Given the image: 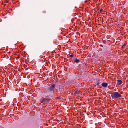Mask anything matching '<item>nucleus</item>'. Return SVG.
I'll return each instance as SVG.
<instances>
[{
	"label": "nucleus",
	"mask_w": 128,
	"mask_h": 128,
	"mask_svg": "<svg viewBox=\"0 0 128 128\" xmlns=\"http://www.w3.org/2000/svg\"><path fill=\"white\" fill-rule=\"evenodd\" d=\"M80 91L79 90H77L75 91L74 94V96H75L76 94H78L79 93H80Z\"/></svg>",
	"instance_id": "nucleus-7"
},
{
	"label": "nucleus",
	"mask_w": 128,
	"mask_h": 128,
	"mask_svg": "<svg viewBox=\"0 0 128 128\" xmlns=\"http://www.w3.org/2000/svg\"><path fill=\"white\" fill-rule=\"evenodd\" d=\"M103 18H102V20H103Z\"/></svg>",
	"instance_id": "nucleus-17"
},
{
	"label": "nucleus",
	"mask_w": 128,
	"mask_h": 128,
	"mask_svg": "<svg viewBox=\"0 0 128 128\" xmlns=\"http://www.w3.org/2000/svg\"><path fill=\"white\" fill-rule=\"evenodd\" d=\"M112 98V99L117 98L121 97V95L118 92H114L111 95Z\"/></svg>",
	"instance_id": "nucleus-2"
},
{
	"label": "nucleus",
	"mask_w": 128,
	"mask_h": 128,
	"mask_svg": "<svg viewBox=\"0 0 128 128\" xmlns=\"http://www.w3.org/2000/svg\"><path fill=\"white\" fill-rule=\"evenodd\" d=\"M64 88L62 86H60L59 87V90L60 92H62L64 90Z\"/></svg>",
	"instance_id": "nucleus-4"
},
{
	"label": "nucleus",
	"mask_w": 128,
	"mask_h": 128,
	"mask_svg": "<svg viewBox=\"0 0 128 128\" xmlns=\"http://www.w3.org/2000/svg\"><path fill=\"white\" fill-rule=\"evenodd\" d=\"M74 62L75 63L77 64L78 63L80 62L79 59L77 58H75L74 60Z\"/></svg>",
	"instance_id": "nucleus-5"
},
{
	"label": "nucleus",
	"mask_w": 128,
	"mask_h": 128,
	"mask_svg": "<svg viewBox=\"0 0 128 128\" xmlns=\"http://www.w3.org/2000/svg\"><path fill=\"white\" fill-rule=\"evenodd\" d=\"M49 86H45V89L46 92H52L53 94L54 93V90L56 89V84H51Z\"/></svg>",
	"instance_id": "nucleus-1"
},
{
	"label": "nucleus",
	"mask_w": 128,
	"mask_h": 128,
	"mask_svg": "<svg viewBox=\"0 0 128 128\" xmlns=\"http://www.w3.org/2000/svg\"><path fill=\"white\" fill-rule=\"evenodd\" d=\"M94 83L96 85H98L100 84L99 82L97 81H95Z\"/></svg>",
	"instance_id": "nucleus-9"
},
{
	"label": "nucleus",
	"mask_w": 128,
	"mask_h": 128,
	"mask_svg": "<svg viewBox=\"0 0 128 128\" xmlns=\"http://www.w3.org/2000/svg\"><path fill=\"white\" fill-rule=\"evenodd\" d=\"M102 86L104 87H106L108 86V84L106 82H103L101 84Z\"/></svg>",
	"instance_id": "nucleus-3"
},
{
	"label": "nucleus",
	"mask_w": 128,
	"mask_h": 128,
	"mask_svg": "<svg viewBox=\"0 0 128 128\" xmlns=\"http://www.w3.org/2000/svg\"><path fill=\"white\" fill-rule=\"evenodd\" d=\"M103 10L102 8H100L99 10V11L100 12V13H101L102 12V11Z\"/></svg>",
	"instance_id": "nucleus-13"
},
{
	"label": "nucleus",
	"mask_w": 128,
	"mask_h": 128,
	"mask_svg": "<svg viewBox=\"0 0 128 128\" xmlns=\"http://www.w3.org/2000/svg\"><path fill=\"white\" fill-rule=\"evenodd\" d=\"M51 100V99L50 98H46V102H48L49 101H50Z\"/></svg>",
	"instance_id": "nucleus-12"
},
{
	"label": "nucleus",
	"mask_w": 128,
	"mask_h": 128,
	"mask_svg": "<svg viewBox=\"0 0 128 128\" xmlns=\"http://www.w3.org/2000/svg\"><path fill=\"white\" fill-rule=\"evenodd\" d=\"M46 102V98H44L42 100V102Z\"/></svg>",
	"instance_id": "nucleus-10"
},
{
	"label": "nucleus",
	"mask_w": 128,
	"mask_h": 128,
	"mask_svg": "<svg viewBox=\"0 0 128 128\" xmlns=\"http://www.w3.org/2000/svg\"><path fill=\"white\" fill-rule=\"evenodd\" d=\"M74 56V54H72L70 55L69 56V57H70L71 58H73Z\"/></svg>",
	"instance_id": "nucleus-11"
},
{
	"label": "nucleus",
	"mask_w": 128,
	"mask_h": 128,
	"mask_svg": "<svg viewBox=\"0 0 128 128\" xmlns=\"http://www.w3.org/2000/svg\"><path fill=\"white\" fill-rule=\"evenodd\" d=\"M117 82L118 84L119 85H121L122 84V81L120 80H117Z\"/></svg>",
	"instance_id": "nucleus-6"
},
{
	"label": "nucleus",
	"mask_w": 128,
	"mask_h": 128,
	"mask_svg": "<svg viewBox=\"0 0 128 128\" xmlns=\"http://www.w3.org/2000/svg\"><path fill=\"white\" fill-rule=\"evenodd\" d=\"M126 44H124L122 45V47L121 48V49H122L123 48H125V46H126Z\"/></svg>",
	"instance_id": "nucleus-8"
},
{
	"label": "nucleus",
	"mask_w": 128,
	"mask_h": 128,
	"mask_svg": "<svg viewBox=\"0 0 128 128\" xmlns=\"http://www.w3.org/2000/svg\"><path fill=\"white\" fill-rule=\"evenodd\" d=\"M49 72H50V71L49 70H48L47 71V74H49Z\"/></svg>",
	"instance_id": "nucleus-15"
},
{
	"label": "nucleus",
	"mask_w": 128,
	"mask_h": 128,
	"mask_svg": "<svg viewBox=\"0 0 128 128\" xmlns=\"http://www.w3.org/2000/svg\"><path fill=\"white\" fill-rule=\"evenodd\" d=\"M99 46L102 47H103V46L102 44H100Z\"/></svg>",
	"instance_id": "nucleus-16"
},
{
	"label": "nucleus",
	"mask_w": 128,
	"mask_h": 128,
	"mask_svg": "<svg viewBox=\"0 0 128 128\" xmlns=\"http://www.w3.org/2000/svg\"><path fill=\"white\" fill-rule=\"evenodd\" d=\"M60 98V97H56V99H58V100Z\"/></svg>",
	"instance_id": "nucleus-14"
}]
</instances>
